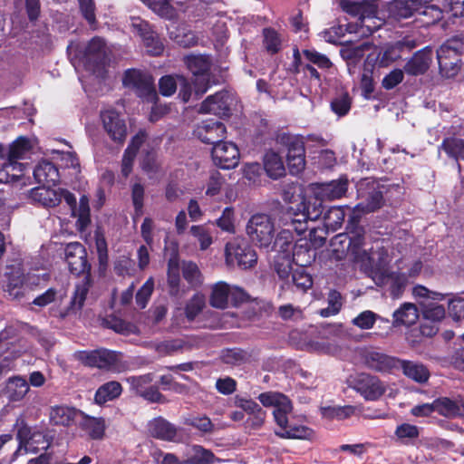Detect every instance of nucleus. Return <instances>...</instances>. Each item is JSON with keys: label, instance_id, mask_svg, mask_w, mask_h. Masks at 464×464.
<instances>
[{"label": "nucleus", "instance_id": "nucleus-61", "mask_svg": "<svg viewBox=\"0 0 464 464\" xmlns=\"http://www.w3.org/2000/svg\"><path fill=\"white\" fill-rule=\"evenodd\" d=\"M154 288V281L152 277L149 278L136 295L137 304L140 308H144L152 294Z\"/></svg>", "mask_w": 464, "mask_h": 464}, {"label": "nucleus", "instance_id": "nucleus-44", "mask_svg": "<svg viewBox=\"0 0 464 464\" xmlns=\"http://www.w3.org/2000/svg\"><path fill=\"white\" fill-rule=\"evenodd\" d=\"M122 388L118 382H109L102 385L95 393V401L98 404H103L109 401L114 400L121 395Z\"/></svg>", "mask_w": 464, "mask_h": 464}, {"label": "nucleus", "instance_id": "nucleus-43", "mask_svg": "<svg viewBox=\"0 0 464 464\" xmlns=\"http://www.w3.org/2000/svg\"><path fill=\"white\" fill-rule=\"evenodd\" d=\"M169 35L171 40L183 47L193 46L198 42L195 33L183 26H173L169 29Z\"/></svg>", "mask_w": 464, "mask_h": 464}, {"label": "nucleus", "instance_id": "nucleus-39", "mask_svg": "<svg viewBox=\"0 0 464 464\" xmlns=\"http://www.w3.org/2000/svg\"><path fill=\"white\" fill-rule=\"evenodd\" d=\"M144 140L145 134L144 132L140 131L133 137L130 144L126 149L121 164V172L123 176L127 177L131 172L136 153L140 146L143 143Z\"/></svg>", "mask_w": 464, "mask_h": 464}, {"label": "nucleus", "instance_id": "nucleus-37", "mask_svg": "<svg viewBox=\"0 0 464 464\" xmlns=\"http://www.w3.org/2000/svg\"><path fill=\"white\" fill-rule=\"evenodd\" d=\"M366 362L372 370L386 372L393 368H398L399 359L380 352H369L366 355Z\"/></svg>", "mask_w": 464, "mask_h": 464}, {"label": "nucleus", "instance_id": "nucleus-20", "mask_svg": "<svg viewBox=\"0 0 464 464\" xmlns=\"http://www.w3.org/2000/svg\"><path fill=\"white\" fill-rule=\"evenodd\" d=\"M235 99L227 91L219 92L208 96L201 104L199 111L202 113H213L218 116L228 115Z\"/></svg>", "mask_w": 464, "mask_h": 464}, {"label": "nucleus", "instance_id": "nucleus-58", "mask_svg": "<svg viewBox=\"0 0 464 464\" xmlns=\"http://www.w3.org/2000/svg\"><path fill=\"white\" fill-rule=\"evenodd\" d=\"M448 311L454 321L464 319V299L460 296H454L449 300Z\"/></svg>", "mask_w": 464, "mask_h": 464}, {"label": "nucleus", "instance_id": "nucleus-33", "mask_svg": "<svg viewBox=\"0 0 464 464\" xmlns=\"http://www.w3.org/2000/svg\"><path fill=\"white\" fill-rule=\"evenodd\" d=\"M463 401V399L439 398L434 401L435 412L447 418L464 417Z\"/></svg>", "mask_w": 464, "mask_h": 464}, {"label": "nucleus", "instance_id": "nucleus-50", "mask_svg": "<svg viewBox=\"0 0 464 464\" xmlns=\"http://www.w3.org/2000/svg\"><path fill=\"white\" fill-rule=\"evenodd\" d=\"M52 159L56 160L62 168H72L78 170L80 163L76 155L72 151L52 150Z\"/></svg>", "mask_w": 464, "mask_h": 464}, {"label": "nucleus", "instance_id": "nucleus-27", "mask_svg": "<svg viewBox=\"0 0 464 464\" xmlns=\"http://www.w3.org/2000/svg\"><path fill=\"white\" fill-rule=\"evenodd\" d=\"M280 229H282V227L278 224ZM293 232V238L291 240H287L284 238L283 240H279L281 230H279L276 241H275V246L276 249L281 252L283 256V262L280 263L279 260L276 261L275 268L276 270V273L278 274L279 277L282 279H287L288 276L291 274V261L290 258V249H291V243L295 240V236H298L295 230H292Z\"/></svg>", "mask_w": 464, "mask_h": 464}, {"label": "nucleus", "instance_id": "nucleus-35", "mask_svg": "<svg viewBox=\"0 0 464 464\" xmlns=\"http://www.w3.org/2000/svg\"><path fill=\"white\" fill-rule=\"evenodd\" d=\"M398 368H401L405 376L419 383H424L430 378L429 370L419 362L399 360Z\"/></svg>", "mask_w": 464, "mask_h": 464}, {"label": "nucleus", "instance_id": "nucleus-59", "mask_svg": "<svg viewBox=\"0 0 464 464\" xmlns=\"http://www.w3.org/2000/svg\"><path fill=\"white\" fill-rule=\"evenodd\" d=\"M183 276L191 285H198L201 282L198 267L192 262L183 264Z\"/></svg>", "mask_w": 464, "mask_h": 464}, {"label": "nucleus", "instance_id": "nucleus-23", "mask_svg": "<svg viewBox=\"0 0 464 464\" xmlns=\"http://www.w3.org/2000/svg\"><path fill=\"white\" fill-rule=\"evenodd\" d=\"M103 128L108 135L115 141H122L127 134L124 121L113 109H108L101 114Z\"/></svg>", "mask_w": 464, "mask_h": 464}, {"label": "nucleus", "instance_id": "nucleus-56", "mask_svg": "<svg viewBox=\"0 0 464 464\" xmlns=\"http://www.w3.org/2000/svg\"><path fill=\"white\" fill-rule=\"evenodd\" d=\"M342 307L341 295L336 291H332L328 296V307L320 311L323 317H329L338 314Z\"/></svg>", "mask_w": 464, "mask_h": 464}, {"label": "nucleus", "instance_id": "nucleus-64", "mask_svg": "<svg viewBox=\"0 0 464 464\" xmlns=\"http://www.w3.org/2000/svg\"><path fill=\"white\" fill-rule=\"evenodd\" d=\"M233 405L241 409L245 413L248 415L260 408L259 404L255 401L241 395H236L233 398Z\"/></svg>", "mask_w": 464, "mask_h": 464}, {"label": "nucleus", "instance_id": "nucleus-63", "mask_svg": "<svg viewBox=\"0 0 464 464\" xmlns=\"http://www.w3.org/2000/svg\"><path fill=\"white\" fill-rule=\"evenodd\" d=\"M301 349H304L311 352L332 353L335 348L331 345L328 342L322 341H309L300 344Z\"/></svg>", "mask_w": 464, "mask_h": 464}, {"label": "nucleus", "instance_id": "nucleus-62", "mask_svg": "<svg viewBox=\"0 0 464 464\" xmlns=\"http://www.w3.org/2000/svg\"><path fill=\"white\" fill-rule=\"evenodd\" d=\"M205 305V298L202 295H195L186 307V315L189 320L194 319Z\"/></svg>", "mask_w": 464, "mask_h": 464}, {"label": "nucleus", "instance_id": "nucleus-49", "mask_svg": "<svg viewBox=\"0 0 464 464\" xmlns=\"http://www.w3.org/2000/svg\"><path fill=\"white\" fill-rule=\"evenodd\" d=\"M264 46L271 53H277L282 46V37L274 28L267 27L263 30Z\"/></svg>", "mask_w": 464, "mask_h": 464}, {"label": "nucleus", "instance_id": "nucleus-45", "mask_svg": "<svg viewBox=\"0 0 464 464\" xmlns=\"http://www.w3.org/2000/svg\"><path fill=\"white\" fill-rule=\"evenodd\" d=\"M218 459L214 454L201 446L195 445L190 449L188 457L185 459L188 464H212Z\"/></svg>", "mask_w": 464, "mask_h": 464}, {"label": "nucleus", "instance_id": "nucleus-11", "mask_svg": "<svg viewBox=\"0 0 464 464\" xmlns=\"http://www.w3.org/2000/svg\"><path fill=\"white\" fill-rule=\"evenodd\" d=\"M122 81L124 86L133 90L138 96L149 102L156 100L157 92L153 79L150 74L139 70L130 69L126 71Z\"/></svg>", "mask_w": 464, "mask_h": 464}, {"label": "nucleus", "instance_id": "nucleus-4", "mask_svg": "<svg viewBox=\"0 0 464 464\" xmlns=\"http://www.w3.org/2000/svg\"><path fill=\"white\" fill-rule=\"evenodd\" d=\"M31 143L28 139L20 137L8 147V158L3 163V169H0L1 183H14L22 181V185H26L24 178V169L26 166L18 162L23 160L31 150Z\"/></svg>", "mask_w": 464, "mask_h": 464}, {"label": "nucleus", "instance_id": "nucleus-40", "mask_svg": "<svg viewBox=\"0 0 464 464\" xmlns=\"http://www.w3.org/2000/svg\"><path fill=\"white\" fill-rule=\"evenodd\" d=\"M400 47L395 45L387 46L382 52L374 49L372 53L367 56V61L376 60L381 67H387L401 58Z\"/></svg>", "mask_w": 464, "mask_h": 464}, {"label": "nucleus", "instance_id": "nucleus-19", "mask_svg": "<svg viewBox=\"0 0 464 464\" xmlns=\"http://www.w3.org/2000/svg\"><path fill=\"white\" fill-rule=\"evenodd\" d=\"M133 31L142 39L146 51L151 55H160L164 49L163 44L158 35L151 31L150 24L140 18L131 19Z\"/></svg>", "mask_w": 464, "mask_h": 464}, {"label": "nucleus", "instance_id": "nucleus-46", "mask_svg": "<svg viewBox=\"0 0 464 464\" xmlns=\"http://www.w3.org/2000/svg\"><path fill=\"white\" fill-rule=\"evenodd\" d=\"M90 287L91 279L90 276L86 275L75 286L74 295L71 302V308L72 310L79 311L82 309Z\"/></svg>", "mask_w": 464, "mask_h": 464}, {"label": "nucleus", "instance_id": "nucleus-31", "mask_svg": "<svg viewBox=\"0 0 464 464\" xmlns=\"http://www.w3.org/2000/svg\"><path fill=\"white\" fill-rule=\"evenodd\" d=\"M432 53L429 48L417 52L405 64L404 71L410 75L424 73L430 67Z\"/></svg>", "mask_w": 464, "mask_h": 464}, {"label": "nucleus", "instance_id": "nucleus-24", "mask_svg": "<svg viewBox=\"0 0 464 464\" xmlns=\"http://www.w3.org/2000/svg\"><path fill=\"white\" fill-rule=\"evenodd\" d=\"M64 255L72 273L80 275L89 268L86 251L82 244L78 242L69 243L65 247Z\"/></svg>", "mask_w": 464, "mask_h": 464}, {"label": "nucleus", "instance_id": "nucleus-2", "mask_svg": "<svg viewBox=\"0 0 464 464\" xmlns=\"http://www.w3.org/2000/svg\"><path fill=\"white\" fill-rule=\"evenodd\" d=\"M258 400L265 407H273V416L280 430L276 434L283 439L311 440L314 431L304 425L289 426L288 415L293 411L291 401L283 393L276 392H262Z\"/></svg>", "mask_w": 464, "mask_h": 464}, {"label": "nucleus", "instance_id": "nucleus-21", "mask_svg": "<svg viewBox=\"0 0 464 464\" xmlns=\"http://www.w3.org/2000/svg\"><path fill=\"white\" fill-rule=\"evenodd\" d=\"M106 58V45L100 37L92 38L82 53V63L88 70L96 72V67L103 66Z\"/></svg>", "mask_w": 464, "mask_h": 464}, {"label": "nucleus", "instance_id": "nucleus-7", "mask_svg": "<svg viewBox=\"0 0 464 464\" xmlns=\"http://www.w3.org/2000/svg\"><path fill=\"white\" fill-rule=\"evenodd\" d=\"M250 240L259 247H269L276 241L275 226L268 215H253L246 227Z\"/></svg>", "mask_w": 464, "mask_h": 464}, {"label": "nucleus", "instance_id": "nucleus-28", "mask_svg": "<svg viewBox=\"0 0 464 464\" xmlns=\"http://www.w3.org/2000/svg\"><path fill=\"white\" fill-rule=\"evenodd\" d=\"M149 432L152 437L161 440L179 442L181 440L179 430L162 418L150 421Z\"/></svg>", "mask_w": 464, "mask_h": 464}, {"label": "nucleus", "instance_id": "nucleus-22", "mask_svg": "<svg viewBox=\"0 0 464 464\" xmlns=\"http://www.w3.org/2000/svg\"><path fill=\"white\" fill-rule=\"evenodd\" d=\"M40 278L34 274L24 273L20 268H14L8 276V283L6 285V291L9 295L14 299L19 298L22 295V288L31 287L39 284Z\"/></svg>", "mask_w": 464, "mask_h": 464}, {"label": "nucleus", "instance_id": "nucleus-53", "mask_svg": "<svg viewBox=\"0 0 464 464\" xmlns=\"http://www.w3.org/2000/svg\"><path fill=\"white\" fill-rule=\"evenodd\" d=\"M396 438L403 443H408L419 436V429L417 426L402 423L396 428Z\"/></svg>", "mask_w": 464, "mask_h": 464}, {"label": "nucleus", "instance_id": "nucleus-16", "mask_svg": "<svg viewBox=\"0 0 464 464\" xmlns=\"http://www.w3.org/2000/svg\"><path fill=\"white\" fill-rule=\"evenodd\" d=\"M229 296L235 302H242L246 299V294L243 289L235 285L231 286L225 282H218L212 287L209 303L215 308L225 309Z\"/></svg>", "mask_w": 464, "mask_h": 464}, {"label": "nucleus", "instance_id": "nucleus-55", "mask_svg": "<svg viewBox=\"0 0 464 464\" xmlns=\"http://www.w3.org/2000/svg\"><path fill=\"white\" fill-rule=\"evenodd\" d=\"M235 217L234 209L232 208H226L219 218L216 220L217 226L223 231L228 233L235 232Z\"/></svg>", "mask_w": 464, "mask_h": 464}, {"label": "nucleus", "instance_id": "nucleus-6", "mask_svg": "<svg viewBox=\"0 0 464 464\" xmlns=\"http://www.w3.org/2000/svg\"><path fill=\"white\" fill-rule=\"evenodd\" d=\"M413 295L420 301L423 317L431 322H440L444 319L446 311L443 305L438 302L445 300L449 295L436 291H431L423 285H416L412 290Z\"/></svg>", "mask_w": 464, "mask_h": 464}, {"label": "nucleus", "instance_id": "nucleus-54", "mask_svg": "<svg viewBox=\"0 0 464 464\" xmlns=\"http://www.w3.org/2000/svg\"><path fill=\"white\" fill-rule=\"evenodd\" d=\"M190 233L198 241L201 250L208 249L213 243L211 233L204 226H192Z\"/></svg>", "mask_w": 464, "mask_h": 464}, {"label": "nucleus", "instance_id": "nucleus-5", "mask_svg": "<svg viewBox=\"0 0 464 464\" xmlns=\"http://www.w3.org/2000/svg\"><path fill=\"white\" fill-rule=\"evenodd\" d=\"M341 6L344 12L356 19L354 24L350 23L348 25V30L351 33L367 36L382 24V19L376 16V6L373 4L342 1Z\"/></svg>", "mask_w": 464, "mask_h": 464}, {"label": "nucleus", "instance_id": "nucleus-9", "mask_svg": "<svg viewBox=\"0 0 464 464\" xmlns=\"http://www.w3.org/2000/svg\"><path fill=\"white\" fill-rule=\"evenodd\" d=\"M188 69L194 76L193 87L196 95H202L210 86L211 63L206 55H189L185 58Z\"/></svg>", "mask_w": 464, "mask_h": 464}, {"label": "nucleus", "instance_id": "nucleus-48", "mask_svg": "<svg viewBox=\"0 0 464 464\" xmlns=\"http://www.w3.org/2000/svg\"><path fill=\"white\" fill-rule=\"evenodd\" d=\"M344 217L343 207H332L324 215V225L332 230H336L341 227Z\"/></svg>", "mask_w": 464, "mask_h": 464}, {"label": "nucleus", "instance_id": "nucleus-13", "mask_svg": "<svg viewBox=\"0 0 464 464\" xmlns=\"http://www.w3.org/2000/svg\"><path fill=\"white\" fill-rule=\"evenodd\" d=\"M17 439L19 447L15 451V455L24 453H36L39 450L46 449L47 443L44 436L41 432H31L30 428L21 419L16 420Z\"/></svg>", "mask_w": 464, "mask_h": 464}, {"label": "nucleus", "instance_id": "nucleus-25", "mask_svg": "<svg viewBox=\"0 0 464 464\" xmlns=\"http://www.w3.org/2000/svg\"><path fill=\"white\" fill-rule=\"evenodd\" d=\"M160 92L164 96L172 95L178 86H179V96L182 98L184 102H188L192 94L191 85L181 75L171 76L166 75L163 76L159 82Z\"/></svg>", "mask_w": 464, "mask_h": 464}, {"label": "nucleus", "instance_id": "nucleus-57", "mask_svg": "<svg viewBox=\"0 0 464 464\" xmlns=\"http://www.w3.org/2000/svg\"><path fill=\"white\" fill-rule=\"evenodd\" d=\"M168 282L170 286V293L174 294L179 283V268L177 257L169 259L168 264Z\"/></svg>", "mask_w": 464, "mask_h": 464}, {"label": "nucleus", "instance_id": "nucleus-36", "mask_svg": "<svg viewBox=\"0 0 464 464\" xmlns=\"http://www.w3.org/2000/svg\"><path fill=\"white\" fill-rule=\"evenodd\" d=\"M34 179L43 185H54L59 180V172L53 163L42 160L34 170Z\"/></svg>", "mask_w": 464, "mask_h": 464}, {"label": "nucleus", "instance_id": "nucleus-52", "mask_svg": "<svg viewBox=\"0 0 464 464\" xmlns=\"http://www.w3.org/2000/svg\"><path fill=\"white\" fill-rule=\"evenodd\" d=\"M381 318L377 314L370 310H365L355 316L352 323L362 330H369L372 328L377 319Z\"/></svg>", "mask_w": 464, "mask_h": 464}, {"label": "nucleus", "instance_id": "nucleus-17", "mask_svg": "<svg viewBox=\"0 0 464 464\" xmlns=\"http://www.w3.org/2000/svg\"><path fill=\"white\" fill-rule=\"evenodd\" d=\"M121 361V353L108 350L93 351L86 355V362L89 365L112 372H121L124 369Z\"/></svg>", "mask_w": 464, "mask_h": 464}, {"label": "nucleus", "instance_id": "nucleus-47", "mask_svg": "<svg viewBox=\"0 0 464 464\" xmlns=\"http://www.w3.org/2000/svg\"><path fill=\"white\" fill-rule=\"evenodd\" d=\"M154 13L166 19H174L177 17L176 8L169 4L168 0H141Z\"/></svg>", "mask_w": 464, "mask_h": 464}, {"label": "nucleus", "instance_id": "nucleus-42", "mask_svg": "<svg viewBox=\"0 0 464 464\" xmlns=\"http://www.w3.org/2000/svg\"><path fill=\"white\" fill-rule=\"evenodd\" d=\"M79 424L92 439H102L104 434L105 422L102 418L90 417L82 412Z\"/></svg>", "mask_w": 464, "mask_h": 464}, {"label": "nucleus", "instance_id": "nucleus-51", "mask_svg": "<svg viewBox=\"0 0 464 464\" xmlns=\"http://www.w3.org/2000/svg\"><path fill=\"white\" fill-rule=\"evenodd\" d=\"M441 148L451 157L464 160V140L450 138L444 140Z\"/></svg>", "mask_w": 464, "mask_h": 464}, {"label": "nucleus", "instance_id": "nucleus-1", "mask_svg": "<svg viewBox=\"0 0 464 464\" xmlns=\"http://www.w3.org/2000/svg\"><path fill=\"white\" fill-rule=\"evenodd\" d=\"M283 193V199L288 203L279 217V225L282 227L279 240L288 241L293 238L295 230L297 235H303L308 229V221L318 220L323 213V201L339 199L345 195L348 189V179L340 178L327 183H318L313 186V194L301 192L297 186L291 187Z\"/></svg>", "mask_w": 464, "mask_h": 464}, {"label": "nucleus", "instance_id": "nucleus-41", "mask_svg": "<svg viewBox=\"0 0 464 464\" xmlns=\"http://www.w3.org/2000/svg\"><path fill=\"white\" fill-rule=\"evenodd\" d=\"M264 169L267 175L277 179L285 173V165L282 158L275 151H268L264 157Z\"/></svg>", "mask_w": 464, "mask_h": 464}, {"label": "nucleus", "instance_id": "nucleus-14", "mask_svg": "<svg viewBox=\"0 0 464 464\" xmlns=\"http://www.w3.org/2000/svg\"><path fill=\"white\" fill-rule=\"evenodd\" d=\"M373 279L377 285L385 287L392 298L401 297L409 283L405 273L399 269L392 272H374Z\"/></svg>", "mask_w": 464, "mask_h": 464}, {"label": "nucleus", "instance_id": "nucleus-34", "mask_svg": "<svg viewBox=\"0 0 464 464\" xmlns=\"http://www.w3.org/2000/svg\"><path fill=\"white\" fill-rule=\"evenodd\" d=\"M29 391V384L24 378L15 376L6 382L4 395L10 401H22Z\"/></svg>", "mask_w": 464, "mask_h": 464}, {"label": "nucleus", "instance_id": "nucleus-8", "mask_svg": "<svg viewBox=\"0 0 464 464\" xmlns=\"http://www.w3.org/2000/svg\"><path fill=\"white\" fill-rule=\"evenodd\" d=\"M225 260L228 266L247 269L256 264L257 255L245 239L234 238L226 245Z\"/></svg>", "mask_w": 464, "mask_h": 464}, {"label": "nucleus", "instance_id": "nucleus-32", "mask_svg": "<svg viewBox=\"0 0 464 464\" xmlns=\"http://www.w3.org/2000/svg\"><path fill=\"white\" fill-rule=\"evenodd\" d=\"M81 416V411L67 406H55L50 411V420L54 425L70 426L79 422Z\"/></svg>", "mask_w": 464, "mask_h": 464}, {"label": "nucleus", "instance_id": "nucleus-29", "mask_svg": "<svg viewBox=\"0 0 464 464\" xmlns=\"http://www.w3.org/2000/svg\"><path fill=\"white\" fill-rule=\"evenodd\" d=\"M437 59L440 72L443 75L451 77L458 72V53L455 48L449 44L441 45L437 51Z\"/></svg>", "mask_w": 464, "mask_h": 464}, {"label": "nucleus", "instance_id": "nucleus-38", "mask_svg": "<svg viewBox=\"0 0 464 464\" xmlns=\"http://www.w3.org/2000/svg\"><path fill=\"white\" fill-rule=\"evenodd\" d=\"M394 325H412L419 319L417 306L411 303H404L393 312Z\"/></svg>", "mask_w": 464, "mask_h": 464}, {"label": "nucleus", "instance_id": "nucleus-26", "mask_svg": "<svg viewBox=\"0 0 464 464\" xmlns=\"http://www.w3.org/2000/svg\"><path fill=\"white\" fill-rule=\"evenodd\" d=\"M362 185H360L359 195L362 198L365 199L366 203L361 202L353 208V219H358L362 214L372 212L380 208L382 204V194L380 190L376 189L374 185L367 192L362 191Z\"/></svg>", "mask_w": 464, "mask_h": 464}, {"label": "nucleus", "instance_id": "nucleus-10", "mask_svg": "<svg viewBox=\"0 0 464 464\" xmlns=\"http://www.w3.org/2000/svg\"><path fill=\"white\" fill-rule=\"evenodd\" d=\"M30 198L44 208L56 207L63 198L72 208H74L76 203V198L72 193L61 188H51V185L33 188L30 191Z\"/></svg>", "mask_w": 464, "mask_h": 464}, {"label": "nucleus", "instance_id": "nucleus-18", "mask_svg": "<svg viewBox=\"0 0 464 464\" xmlns=\"http://www.w3.org/2000/svg\"><path fill=\"white\" fill-rule=\"evenodd\" d=\"M193 133L202 142L215 145L225 138L227 129L222 122L207 119L197 124Z\"/></svg>", "mask_w": 464, "mask_h": 464}, {"label": "nucleus", "instance_id": "nucleus-12", "mask_svg": "<svg viewBox=\"0 0 464 464\" xmlns=\"http://www.w3.org/2000/svg\"><path fill=\"white\" fill-rule=\"evenodd\" d=\"M353 389L366 401H378L387 391V384L377 376L361 373L352 381Z\"/></svg>", "mask_w": 464, "mask_h": 464}, {"label": "nucleus", "instance_id": "nucleus-30", "mask_svg": "<svg viewBox=\"0 0 464 464\" xmlns=\"http://www.w3.org/2000/svg\"><path fill=\"white\" fill-rule=\"evenodd\" d=\"M315 255L306 237L296 239L295 245L291 243L290 258L302 267L309 266L314 260Z\"/></svg>", "mask_w": 464, "mask_h": 464}, {"label": "nucleus", "instance_id": "nucleus-15", "mask_svg": "<svg viewBox=\"0 0 464 464\" xmlns=\"http://www.w3.org/2000/svg\"><path fill=\"white\" fill-rule=\"evenodd\" d=\"M211 156L215 165L230 169L238 165L240 154L235 143L220 140L213 146Z\"/></svg>", "mask_w": 464, "mask_h": 464}, {"label": "nucleus", "instance_id": "nucleus-3", "mask_svg": "<svg viewBox=\"0 0 464 464\" xmlns=\"http://www.w3.org/2000/svg\"><path fill=\"white\" fill-rule=\"evenodd\" d=\"M348 251L354 259L375 272L384 271V267L392 262L395 254L393 246L384 240H376L370 248L367 247L364 236L355 233L349 239Z\"/></svg>", "mask_w": 464, "mask_h": 464}, {"label": "nucleus", "instance_id": "nucleus-60", "mask_svg": "<svg viewBox=\"0 0 464 464\" xmlns=\"http://www.w3.org/2000/svg\"><path fill=\"white\" fill-rule=\"evenodd\" d=\"M304 55L309 62L316 64L321 69H329L333 65L328 57L314 50H304Z\"/></svg>", "mask_w": 464, "mask_h": 464}]
</instances>
